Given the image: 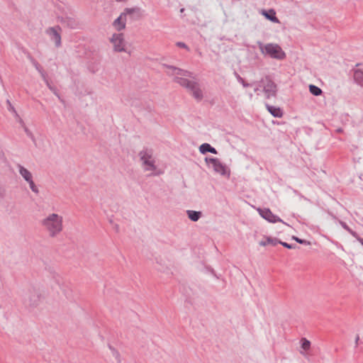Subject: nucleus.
Returning <instances> with one entry per match:
<instances>
[{"label": "nucleus", "instance_id": "obj_1", "mask_svg": "<svg viewBox=\"0 0 363 363\" xmlns=\"http://www.w3.org/2000/svg\"><path fill=\"white\" fill-rule=\"evenodd\" d=\"M138 157L144 172H148V177H157L164 173V171L156 164V159L152 149L142 150L139 152Z\"/></svg>", "mask_w": 363, "mask_h": 363}, {"label": "nucleus", "instance_id": "obj_2", "mask_svg": "<svg viewBox=\"0 0 363 363\" xmlns=\"http://www.w3.org/2000/svg\"><path fill=\"white\" fill-rule=\"evenodd\" d=\"M40 225L50 238H56L63 230V217L55 213H49L40 220Z\"/></svg>", "mask_w": 363, "mask_h": 363}, {"label": "nucleus", "instance_id": "obj_3", "mask_svg": "<svg viewBox=\"0 0 363 363\" xmlns=\"http://www.w3.org/2000/svg\"><path fill=\"white\" fill-rule=\"evenodd\" d=\"M45 298L43 289L37 285H30L23 294L24 304L31 308L38 307Z\"/></svg>", "mask_w": 363, "mask_h": 363}, {"label": "nucleus", "instance_id": "obj_4", "mask_svg": "<svg viewBox=\"0 0 363 363\" xmlns=\"http://www.w3.org/2000/svg\"><path fill=\"white\" fill-rule=\"evenodd\" d=\"M174 81L182 86L186 88L197 101H201L203 99V91L198 82L179 77H176Z\"/></svg>", "mask_w": 363, "mask_h": 363}, {"label": "nucleus", "instance_id": "obj_5", "mask_svg": "<svg viewBox=\"0 0 363 363\" xmlns=\"http://www.w3.org/2000/svg\"><path fill=\"white\" fill-rule=\"evenodd\" d=\"M259 48L264 55H269L270 57L279 60H282L286 57V53L282 48L277 43H267L264 45L258 42Z\"/></svg>", "mask_w": 363, "mask_h": 363}, {"label": "nucleus", "instance_id": "obj_6", "mask_svg": "<svg viewBox=\"0 0 363 363\" xmlns=\"http://www.w3.org/2000/svg\"><path fill=\"white\" fill-rule=\"evenodd\" d=\"M260 84V86L263 87L266 98L269 99L276 96L277 92V84L269 77L262 79Z\"/></svg>", "mask_w": 363, "mask_h": 363}, {"label": "nucleus", "instance_id": "obj_7", "mask_svg": "<svg viewBox=\"0 0 363 363\" xmlns=\"http://www.w3.org/2000/svg\"><path fill=\"white\" fill-rule=\"evenodd\" d=\"M205 161L207 164H211L213 165V170L222 175L230 177V169L223 164L218 158H208L206 157Z\"/></svg>", "mask_w": 363, "mask_h": 363}, {"label": "nucleus", "instance_id": "obj_8", "mask_svg": "<svg viewBox=\"0 0 363 363\" xmlns=\"http://www.w3.org/2000/svg\"><path fill=\"white\" fill-rule=\"evenodd\" d=\"M115 52H125V41L123 33H113L110 39Z\"/></svg>", "mask_w": 363, "mask_h": 363}, {"label": "nucleus", "instance_id": "obj_9", "mask_svg": "<svg viewBox=\"0 0 363 363\" xmlns=\"http://www.w3.org/2000/svg\"><path fill=\"white\" fill-rule=\"evenodd\" d=\"M61 31L62 28L59 26L49 27L45 30V33L50 37V40L55 43L57 48L60 47L62 45Z\"/></svg>", "mask_w": 363, "mask_h": 363}, {"label": "nucleus", "instance_id": "obj_10", "mask_svg": "<svg viewBox=\"0 0 363 363\" xmlns=\"http://www.w3.org/2000/svg\"><path fill=\"white\" fill-rule=\"evenodd\" d=\"M162 67L169 69V71H168L167 72V74L168 75L177 74V75H181V76H183L185 77L195 79L194 74L191 72H189L188 70H184V69H180L179 67H174L172 65H169L167 64H163Z\"/></svg>", "mask_w": 363, "mask_h": 363}, {"label": "nucleus", "instance_id": "obj_11", "mask_svg": "<svg viewBox=\"0 0 363 363\" xmlns=\"http://www.w3.org/2000/svg\"><path fill=\"white\" fill-rule=\"evenodd\" d=\"M258 211L259 213V215L264 218L265 220H268L270 223H277V222H281L284 224L286 223L284 222L280 218L277 216L276 215L273 214L272 212L269 208H264L261 209L259 208Z\"/></svg>", "mask_w": 363, "mask_h": 363}, {"label": "nucleus", "instance_id": "obj_12", "mask_svg": "<svg viewBox=\"0 0 363 363\" xmlns=\"http://www.w3.org/2000/svg\"><path fill=\"white\" fill-rule=\"evenodd\" d=\"M126 15L121 13L113 23V27L118 31H121L125 28Z\"/></svg>", "mask_w": 363, "mask_h": 363}, {"label": "nucleus", "instance_id": "obj_13", "mask_svg": "<svg viewBox=\"0 0 363 363\" xmlns=\"http://www.w3.org/2000/svg\"><path fill=\"white\" fill-rule=\"evenodd\" d=\"M60 22L66 27L71 29H76L79 26V23L74 18L70 17L62 18Z\"/></svg>", "mask_w": 363, "mask_h": 363}, {"label": "nucleus", "instance_id": "obj_14", "mask_svg": "<svg viewBox=\"0 0 363 363\" xmlns=\"http://www.w3.org/2000/svg\"><path fill=\"white\" fill-rule=\"evenodd\" d=\"M261 13L268 20L273 23H279V20L276 16V12L274 9H270L269 11L262 10Z\"/></svg>", "mask_w": 363, "mask_h": 363}, {"label": "nucleus", "instance_id": "obj_15", "mask_svg": "<svg viewBox=\"0 0 363 363\" xmlns=\"http://www.w3.org/2000/svg\"><path fill=\"white\" fill-rule=\"evenodd\" d=\"M353 77L356 84L363 88V70L359 69H354Z\"/></svg>", "mask_w": 363, "mask_h": 363}, {"label": "nucleus", "instance_id": "obj_16", "mask_svg": "<svg viewBox=\"0 0 363 363\" xmlns=\"http://www.w3.org/2000/svg\"><path fill=\"white\" fill-rule=\"evenodd\" d=\"M268 111L274 117L281 118L283 116V111L279 107H275L269 104H266Z\"/></svg>", "mask_w": 363, "mask_h": 363}, {"label": "nucleus", "instance_id": "obj_17", "mask_svg": "<svg viewBox=\"0 0 363 363\" xmlns=\"http://www.w3.org/2000/svg\"><path fill=\"white\" fill-rule=\"evenodd\" d=\"M18 172L26 182L33 178L31 172L21 164H18Z\"/></svg>", "mask_w": 363, "mask_h": 363}, {"label": "nucleus", "instance_id": "obj_18", "mask_svg": "<svg viewBox=\"0 0 363 363\" xmlns=\"http://www.w3.org/2000/svg\"><path fill=\"white\" fill-rule=\"evenodd\" d=\"M199 151L202 154H206L207 152H211L213 154H217V150L211 147L208 143H203L199 147Z\"/></svg>", "mask_w": 363, "mask_h": 363}, {"label": "nucleus", "instance_id": "obj_19", "mask_svg": "<svg viewBox=\"0 0 363 363\" xmlns=\"http://www.w3.org/2000/svg\"><path fill=\"white\" fill-rule=\"evenodd\" d=\"M186 214L188 216V218L194 222L198 221L202 215L201 211H192V210H188L186 211Z\"/></svg>", "mask_w": 363, "mask_h": 363}, {"label": "nucleus", "instance_id": "obj_20", "mask_svg": "<svg viewBox=\"0 0 363 363\" xmlns=\"http://www.w3.org/2000/svg\"><path fill=\"white\" fill-rule=\"evenodd\" d=\"M279 242V240L275 238L267 237L265 240H262L259 242L261 246H266L267 245H276Z\"/></svg>", "mask_w": 363, "mask_h": 363}, {"label": "nucleus", "instance_id": "obj_21", "mask_svg": "<svg viewBox=\"0 0 363 363\" xmlns=\"http://www.w3.org/2000/svg\"><path fill=\"white\" fill-rule=\"evenodd\" d=\"M309 91L313 95L316 96L321 95L323 93L321 89L313 84L309 85Z\"/></svg>", "mask_w": 363, "mask_h": 363}, {"label": "nucleus", "instance_id": "obj_22", "mask_svg": "<svg viewBox=\"0 0 363 363\" xmlns=\"http://www.w3.org/2000/svg\"><path fill=\"white\" fill-rule=\"evenodd\" d=\"M6 104L8 105V110L11 112H12L13 114H14V116L18 119L19 122L20 123H23V121L22 119L20 118L19 115L18 114V113L16 112L15 108L12 106L11 101L8 99L6 101Z\"/></svg>", "mask_w": 363, "mask_h": 363}, {"label": "nucleus", "instance_id": "obj_23", "mask_svg": "<svg viewBox=\"0 0 363 363\" xmlns=\"http://www.w3.org/2000/svg\"><path fill=\"white\" fill-rule=\"evenodd\" d=\"M28 184H29V186H30V189H31V191L35 194H39V189L38 187L35 185L33 178H31L30 179L28 180L27 181Z\"/></svg>", "mask_w": 363, "mask_h": 363}, {"label": "nucleus", "instance_id": "obj_24", "mask_svg": "<svg viewBox=\"0 0 363 363\" xmlns=\"http://www.w3.org/2000/svg\"><path fill=\"white\" fill-rule=\"evenodd\" d=\"M301 348L305 351H308L311 348V342L306 338L301 339Z\"/></svg>", "mask_w": 363, "mask_h": 363}, {"label": "nucleus", "instance_id": "obj_25", "mask_svg": "<svg viewBox=\"0 0 363 363\" xmlns=\"http://www.w3.org/2000/svg\"><path fill=\"white\" fill-rule=\"evenodd\" d=\"M110 350L112 351V354L115 357L118 362H121L120 354L118 350H116L114 347L109 346Z\"/></svg>", "mask_w": 363, "mask_h": 363}, {"label": "nucleus", "instance_id": "obj_26", "mask_svg": "<svg viewBox=\"0 0 363 363\" xmlns=\"http://www.w3.org/2000/svg\"><path fill=\"white\" fill-rule=\"evenodd\" d=\"M341 225L342 226V228L344 229H345L346 230H347L352 235H353L354 237H357V233L355 232H354L353 230H352L345 223L342 222V221H340V222Z\"/></svg>", "mask_w": 363, "mask_h": 363}, {"label": "nucleus", "instance_id": "obj_27", "mask_svg": "<svg viewBox=\"0 0 363 363\" xmlns=\"http://www.w3.org/2000/svg\"><path fill=\"white\" fill-rule=\"evenodd\" d=\"M293 239L295 240L298 243H300V244H304V245H311V242L309 241L300 239L295 236L293 237Z\"/></svg>", "mask_w": 363, "mask_h": 363}, {"label": "nucleus", "instance_id": "obj_28", "mask_svg": "<svg viewBox=\"0 0 363 363\" xmlns=\"http://www.w3.org/2000/svg\"><path fill=\"white\" fill-rule=\"evenodd\" d=\"M278 243L281 244L282 246H284V247H286L288 249H294L296 247V245H290V244H288L287 242H281L280 240H279Z\"/></svg>", "mask_w": 363, "mask_h": 363}, {"label": "nucleus", "instance_id": "obj_29", "mask_svg": "<svg viewBox=\"0 0 363 363\" xmlns=\"http://www.w3.org/2000/svg\"><path fill=\"white\" fill-rule=\"evenodd\" d=\"M236 75H237V79H238V82L240 83H241L244 87L249 86L250 84L248 83H246L245 82V80L239 74H236Z\"/></svg>", "mask_w": 363, "mask_h": 363}, {"label": "nucleus", "instance_id": "obj_30", "mask_svg": "<svg viewBox=\"0 0 363 363\" xmlns=\"http://www.w3.org/2000/svg\"><path fill=\"white\" fill-rule=\"evenodd\" d=\"M45 84L48 86V87L49 88V89L50 91H52L55 95H57L59 97V95L57 94L56 89L50 84L49 81L47 82Z\"/></svg>", "mask_w": 363, "mask_h": 363}, {"label": "nucleus", "instance_id": "obj_31", "mask_svg": "<svg viewBox=\"0 0 363 363\" xmlns=\"http://www.w3.org/2000/svg\"><path fill=\"white\" fill-rule=\"evenodd\" d=\"M177 46L179 47V48H184L187 50H189V47L183 42H177L176 43Z\"/></svg>", "mask_w": 363, "mask_h": 363}, {"label": "nucleus", "instance_id": "obj_32", "mask_svg": "<svg viewBox=\"0 0 363 363\" xmlns=\"http://www.w3.org/2000/svg\"><path fill=\"white\" fill-rule=\"evenodd\" d=\"M32 62H33V66L35 67V69L40 72V70H43L42 67H40V65H39V63L35 61V60H32Z\"/></svg>", "mask_w": 363, "mask_h": 363}, {"label": "nucleus", "instance_id": "obj_33", "mask_svg": "<svg viewBox=\"0 0 363 363\" xmlns=\"http://www.w3.org/2000/svg\"><path fill=\"white\" fill-rule=\"evenodd\" d=\"M39 73L40 74L43 79L44 80V82L46 83L47 82H48V79H47V74L46 73L43 71V70H40Z\"/></svg>", "mask_w": 363, "mask_h": 363}, {"label": "nucleus", "instance_id": "obj_34", "mask_svg": "<svg viewBox=\"0 0 363 363\" xmlns=\"http://www.w3.org/2000/svg\"><path fill=\"white\" fill-rule=\"evenodd\" d=\"M55 281L56 284H57L60 287H61V286H62V279H61V278H60V277H58V276H57V277H55Z\"/></svg>", "mask_w": 363, "mask_h": 363}, {"label": "nucleus", "instance_id": "obj_35", "mask_svg": "<svg viewBox=\"0 0 363 363\" xmlns=\"http://www.w3.org/2000/svg\"><path fill=\"white\" fill-rule=\"evenodd\" d=\"M359 340V337L357 335V337H356V339H355V345H356V346H357V345H358Z\"/></svg>", "mask_w": 363, "mask_h": 363}, {"label": "nucleus", "instance_id": "obj_36", "mask_svg": "<svg viewBox=\"0 0 363 363\" xmlns=\"http://www.w3.org/2000/svg\"><path fill=\"white\" fill-rule=\"evenodd\" d=\"M357 240L359 241V242L363 245V238L356 237Z\"/></svg>", "mask_w": 363, "mask_h": 363}, {"label": "nucleus", "instance_id": "obj_37", "mask_svg": "<svg viewBox=\"0 0 363 363\" xmlns=\"http://www.w3.org/2000/svg\"><path fill=\"white\" fill-rule=\"evenodd\" d=\"M337 131L339 132V133H341L342 131V128H339V129L337 130Z\"/></svg>", "mask_w": 363, "mask_h": 363}, {"label": "nucleus", "instance_id": "obj_38", "mask_svg": "<svg viewBox=\"0 0 363 363\" xmlns=\"http://www.w3.org/2000/svg\"><path fill=\"white\" fill-rule=\"evenodd\" d=\"M25 131L27 133V134H29V131L26 128H25Z\"/></svg>", "mask_w": 363, "mask_h": 363}]
</instances>
